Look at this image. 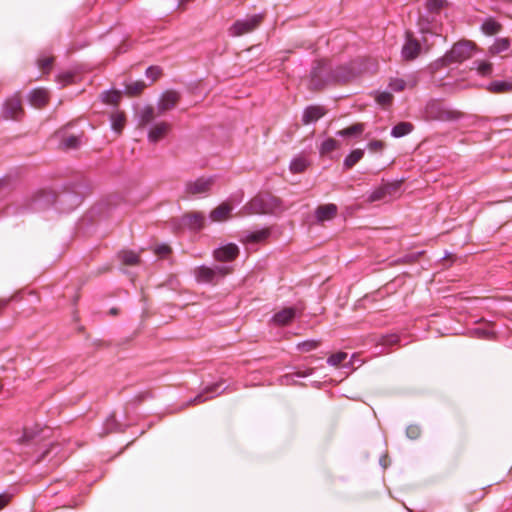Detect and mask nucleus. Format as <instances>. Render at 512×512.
<instances>
[{"instance_id":"obj_6","label":"nucleus","mask_w":512,"mask_h":512,"mask_svg":"<svg viewBox=\"0 0 512 512\" xmlns=\"http://www.w3.org/2000/svg\"><path fill=\"white\" fill-rule=\"evenodd\" d=\"M398 190H399L398 183L386 184V185H383V186L375 189L374 191H372L368 195L367 200H368V202L384 200L387 198V196H392V195L396 194L398 192Z\"/></svg>"},{"instance_id":"obj_30","label":"nucleus","mask_w":512,"mask_h":512,"mask_svg":"<svg viewBox=\"0 0 512 512\" xmlns=\"http://www.w3.org/2000/svg\"><path fill=\"white\" fill-rule=\"evenodd\" d=\"M140 125H146L154 119V110L152 107H144L140 113Z\"/></svg>"},{"instance_id":"obj_46","label":"nucleus","mask_w":512,"mask_h":512,"mask_svg":"<svg viewBox=\"0 0 512 512\" xmlns=\"http://www.w3.org/2000/svg\"><path fill=\"white\" fill-rule=\"evenodd\" d=\"M155 252L159 256L164 257V256L168 255V253L170 252V248L167 245H161L156 248Z\"/></svg>"},{"instance_id":"obj_20","label":"nucleus","mask_w":512,"mask_h":512,"mask_svg":"<svg viewBox=\"0 0 512 512\" xmlns=\"http://www.w3.org/2000/svg\"><path fill=\"white\" fill-rule=\"evenodd\" d=\"M510 47V41L507 38L496 39L493 45L490 46L489 52L492 55L499 54L506 51Z\"/></svg>"},{"instance_id":"obj_27","label":"nucleus","mask_w":512,"mask_h":512,"mask_svg":"<svg viewBox=\"0 0 512 512\" xmlns=\"http://www.w3.org/2000/svg\"><path fill=\"white\" fill-rule=\"evenodd\" d=\"M364 131V125L363 124H354L348 128L342 129L337 132V135L345 137V136H357L361 134Z\"/></svg>"},{"instance_id":"obj_28","label":"nucleus","mask_w":512,"mask_h":512,"mask_svg":"<svg viewBox=\"0 0 512 512\" xmlns=\"http://www.w3.org/2000/svg\"><path fill=\"white\" fill-rule=\"evenodd\" d=\"M339 148V143L333 138H328L324 140L320 146V154H328Z\"/></svg>"},{"instance_id":"obj_3","label":"nucleus","mask_w":512,"mask_h":512,"mask_svg":"<svg viewBox=\"0 0 512 512\" xmlns=\"http://www.w3.org/2000/svg\"><path fill=\"white\" fill-rule=\"evenodd\" d=\"M262 21L261 15H252L245 19L237 20L230 28L229 35L239 37L252 32Z\"/></svg>"},{"instance_id":"obj_32","label":"nucleus","mask_w":512,"mask_h":512,"mask_svg":"<svg viewBox=\"0 0 512 512\" xmlns=\"http://www.w3.org/2000/svg\"><path fill=\"white\" fill-rule=\"evenodd\" d=\"M120 257L126 265H135L139 261L138 254L133 251H123L121 252Z\"/></svg>"},{"instance_id":"obj_45","label":"nucleus","mask_w":512,"mask_h":512,"mask_svg":"<svg viewBox=\"0 0 512 512\" xmlns=\"http://www.w3.org/2000/svg\"><path fill=\"white\" fill-rule=\"evenodd\" d=\"M384 148V143L379 140L371 141L368 144V149L372 152H379Z\"/></svg>"},{"instance_id":"obj_15","label":"nucleus","mask_w":512,"mask_h":512,"mask_svg":"<svg viewBox=\"0 0 512 512\" xmlns=\"http://www.w3.org/2000/svg\"><path fill=\"white\" fill-rule=\"evenodd\" d=\"M325 110L320 106L307 107L303 112L302 121L304 124H310L324 116Z\"/></svg>"},{"instance_id":"obj_11","label":"nucleus","mask_w":512,"mask_h":512,"mask_svg":"<svg viewBox=\"0 0 512 512\" xmlns=\"http://www.w3.org/2000/svg\"><path fill=\"white\" fill-rule=\"evenodd\" d=\"M170 130V124L167 122H158L154 124L148 133V139L150 142H158L163 139Z\"/></svg>"},{"instance_id":"obj_16","label":"nucleus","mask_w":512,"mask_h":512,"mask_svg":"<svg viewBox=\"0 0 512 512\" xmlns=\"http://www.w3.org/2000/svg\"><path fill=\"white\" fill-rule=\"evenodd\" d=\"M220 387H221V384H219V383L209 386L208 388L205 389L204 392L198 394L191 402L194 404L203 403L206 400L213 398L216 395L221 394L224 391V389L219 391Z\"/></svg>"},{"instance_id":"obj_34","label":"nucleus","mask_w":512,"mask_h":512,"mask_svg":"<svg viewBox=\"0 0 512 512\" xmlns=\"http://www.w3.org/2000/svg\"><path fill=\"white\" fill-rule=\"evenodd\" d=\"M80 142L81 141L78 136L71 135V136L64 138L61 142V145L63 146V148H66V149H74L80 145Z\"/></svg>"},{"instance_id":"obj_19","label":"nucleus","mask_w":512,"mask_h":512,"mask_svg":"<svg viewBox=\"0 0 512 512\" xmlns=\"http://www.w3.org/2000/svg\"><path fill=\"white\" fill-rule=\"evenodd\" d=\"M487 90L491 93L512 92V81H493L487 86Z\"/></svg>"},{"instance_id":"obj_29","label":"nucleus","mask_w":512,"mask_h":512,"mask_svg":"<svg viewBox=\"0 0 512 512\" xmlns=\"http://www.w3.org/2000/svg\"><path fill=\"white\" fill-rule=\"evenodd\" d=\"M347 356L348 354H330L327 359V363L335 367L347 366L348 364L345 363Z\"/></svg>"},{"instance_id":"obj_13","label":"nucleus","mask_w":512,"mask_h":512,"mask_svg":"<svg viewBox=\"0 0 512 512\" xmlns=\"http://www.w3.org/2000/svg\"><path fill=\"white\" fill-rule=\"evenodd\" d=\"M337 214V206L335 204H325L319 206L315 211V216L318 222L329 221Z\"/></svg>"},{"instance_id":"obj_18","label":"nucleus","mask_w":512,"mask_h":512,"mask_svg":"<svg viewBox=\"0 0 512 512\" xmlns=\"http://www.w3.org/2000/svg\"><path fill=\"white\" fill-rule=\"evenodd\" d=\"M48 93L45 89H35L29 95L31 105L42 107L47 103Z\"/></svg>"},{"instance_id":"obj_48","label":"nucleus","mask_w":512,"mask_h":512,"mask_svg":"<svg viewBox=\"0 0 512 512\" xmlns=\"http://www.w3.org/2000/svg\"><path fill=\"white\" fill-rule=\"evenodd\" d=\"M51 64H52V58H50V57H46V58L39 60V65L43 69L49 68L51 66Z\"/></svg>"},{"instance_id":"obj_22","label":"nucleus","mask_w":512,"mask_h":512,"mask_svg":"<svg viewBox=\"0 0 512 512\" xmlns=\"http://www.w3.org/2000/svg\"><path fill=\"white\" fill-rule=\"evenodd\" d=\"M309 165L308 160L303 156L294 158L290 163V170L293 173L303 172Z\"/></svg>"},{"instance_id":"obj_7","label":"nucleus","mask_w":512,"mask_h":512,"mask_svg":"<svg viewBox=\"0 0 512 512\" xmlns=\"http://www.w3.org/2000/svg\"><path fill=\"white\" fill-rule=\"evenodd\" d=\"M238 253V247L233 243H229L215 249L213 256L217 261L226 262L234 260L238 256Z\"/></svg>"},{"instance_id":"obj_14","label":"nucleus","mask_w":512,"mask_h":512,"mask_svg":"<svg viewBox=\"0 0 512 512\" xmlns=\"http://www.w3.org/2000/svg\"><path fill=\"white\" fill-rule=\"evenodd\" d=\"M295 315L294 308H284L273 316L272 321L275 325L285 326L294 319Z\"/></svg>"},{"instance_id":"obj_41","label":"nucleus","mask_w":512,"mask_h":512,"mask_svg":"<svg viewBox=\"0 0 512 512\" xmlns=\"http://www.w3.org/2000/svg\"><path fill=\"white\" fill-rule=\"evenodd\" d=\"M37 433H38V428L36 430L25 428L23 435L20 439V442L26 443V442L33 440L36 437Z\"/></svg>"},{"instance_id":"obj_35","label":"nucleus","mask_w":512,"mask_h":512,"mask_svg":"<svg viewBox=\"0 0 512 512\" xmlns=\"http://www.w3.org/2000/svg\"><path fill=\"white\" fill-rule=\"evenodd\" d=\"M269 235L268 230H261L257 232L250 233L246 236V242H260L266 239Z\"/></svg>"},{"instance_id":"obj_5","label":"nucleus","mask_w":512,"mask_h":512,"mask_svg":"<svg viewBox=\"0 0 512 512\" xmlns=\"http://www.w3.org/2000/svg\"><path fill=\"white\" fill-rule=\"evenodd\" d=\"M268 207L264 197L258 196L247 203L240 211V215L262 214L267 213Z\"/></svg>"},{"instance_id":"obj_25","label":"nucleus","mask_w":512,"mask_h":512,"mask_svg":"<svg viewBox=\"0 0 512 512\" xmlns=\"http://www.w3.org/2000/svg\"><path fill=\"white\" fill-rule=\"evenodd\" d=\"M501 29V25L493 19H487L481 26V30L486 35L497 34Z\"/></svg>"},{"instance_id":"obj_23","label":"nucleus","mask_w":512,"mask_h":512,"mask_svg":"<svg viewBox=\"0 0 512 512\" xmlns=\"http://www.w3.org/2000/svg\"><path fill=\"white\" fill-rule=\"evenodd\" d=\"M412 124L408 122H401L393 127L391 134L393 137L399 138L409 134L412 131Z\"/></svg>"},{"instance_id":"obj_2","label":"nucleus","mask_w":512,"mask_h":512,"mask_svg":"<svg viewBox=\"0 0 512 512\" xmlns=\"http://www.w3.org/2000/svg\"><path fill=\"white\" fill-rule=\"evenodd\" d=\"M215 180L214 176H201L190 180L185 184V193L192 196L206 194L212 189Z\"/></svg>"},{"instance_id":"obj_37","label":"nucleus","mask_w":512,"mask_h":512,"mask_svg":"<svg viewBox=\"0 0 512 512\" xmlns=\"http://www.w3.org/2000/svg\"><path fill=\"white\" fill-rule=\"evenodd\" d=\"M393 96L390 92H379L376 95V101L379 105L387 106L391 104Z\"/></svg>"},{"instance_id":"obj_39","label":"nucleus","mask_w":512,"mask_h":512,"mask_svg":"<svg viewBox=\"0 0 512 512\" xmlns=\"http://www.w3.org/2000/svg\"><path fill=\"white\" fill-rule=\"evenodd\" d=\"M406 87V83L402 79H393L389 83V88L394 92H400L404 90Z\"/></svg>"},{"instance_id":"obj_40","label":"nucleus","mask_w":512,"mask_h":512,"mask_svg":"<svg viewBox=\"0 0 512 512\" xmlns=\"http://www.w3.org/2000/svg\"><path fill=\"white\" fill-rule=\"evenodd\" d=\"M477 71L482 76H487L492 73V64L489 62H480L477 66Z\"/></svg>"},{"instance_id":"obj_43","label":"nucleus","mask_w":512,"mask_h":512,"mask_svg":"<svg viewBox=\"0 0 512 512\" xmlns=\"http://www.w3.org/2000/svg\"><path fill=\"white\" fill-rule=\"evenodd\" d=\"M398 342V336L397 335H389L381 338V343L383 346H393Z\"/></svg>"},{"instance_id":"obj_21","label":"nucleus","mask_w":512,"mask_h":512,"mask_svg":"<svg viewBox=\"0 0 512 512\" xmlns=\"http://www.w3.org/2000/svg\"><path fill=\"white\" fill-rule=\"evenodd\" d=\"M111 126L115 132L120 133L125 126V115L119 111L114 112L111 115Z\"/></svg>"},{"instance_id":"obj_26","label":"nucleus","mask_w":512,"mask_h":512,"mask_svg":"<svg viewBox=\"0 0 512 512\" xmlns=\"http://www.w3.org/2000/svg\"><path fill=\"white\" fill-rule=\"evenodd\" d=\"M186 218L188 225L193 229H201L204 226L205 218L202 214L193 213Z\"/></svg>"},{"instance_id":"obj_9","label":"nucleus","mask_w":512,"mask_h":512,"mask_svg":"<svg viewBox=\"0 0 512 512\" xmlns=\"http://www.w3.org/2000/svg\"><path fill=\"white\" fill-rule=\"evenodd\" d=\"M421 51L419 42L410 34L407 35L406 41L402 47V57L406 60L415 59Z\"/></svg>"},{"instance_id":"obj_47","label":"nucleus","mask_w":512,"mask_h":512,"mask_svg":"<svg viewBox=\"0 0 512 512\" xmlns=\"http://www.w3.org/2000/svg\"><path fill=\"white\" fill-rule=\"evenodd\" d=\"M11 496L8 494H0V510L4 508L10 501Z\"/></svg>"},{"instance_id":"obj_49","label":"nucleus","mask_w":512,"mask_h":512,"mask_svg":"<svg viewBox=\"0 0 512 512\" xmlns=\"http://www.w3.org/2000/svg\"><path fill=\"white\" fill-rule=\"evenodd\" d=\"M71 77H72L71 75H66L65 76V82H68L71 79Z\"/></svg>"},{"instance_id":"obj_42","label":"nucleus","mask_w":512,"mask_h":512,"mask_svg":"<svg viewBox=\"0 0 512 512\" xmlns=\"http://www.w3.org/2000/svg\"><path fill=\"white\" fill-rule=\"evenodd\" d=\"M406 435L410 439H417L420 436V428L417 425H410L406 429Z\"/></svg>"},{"instance_id":"obj_8","label":"nucleus","mask_w":512,"mask_h":512,"mask_svg":"<svg viewBox=\"0 0 512 512\" xmlns=\"http://www.w3.org/2000/svg\"><path fill=\"white\" fill-rule=\"evenodd\" d=\"M22 113L23 109L18 96H13L6 101L3 109V115L6 119H18Z\"/></svg>"},{"instance_id":"obj_1","label":"nucleus","mask_w":512,"mask_h":512,"mask_svg":"<svg viewBox=\"0 0 512 512\" xmlns=\"http://www.w3.org/2000/svg\"><path fill=\"white\" fill-rule=\"evenodd\" d=\"M230 272V268L226 266H216L215 268H211L202 265L194 269L195 278L199 283H212L217 278L224 277Z\"/></svg>"},{"instance_id":"obj_10","label":"nucleus","mask_w":512,"mask_h":512,"mask_svg":"<svg viewBox=\"0 0 512 512\" xmlns=\"http://www.w3.org/2000/svg\"><path fill=\"white\" fill-rule=\"evenodd\" d=\"M179 100V95L175 91H167L163 93L159 102H158V111L159 113H164L168 110L174 108Z\"/></svg>"},{"instance_id":"obj_31","label":"nucleus","mask_w":512,"mask_h":512,"mask_svg":"<svg viewBox=\"0 0 512 512\" xmlns=\"http://www.w3.org/2000/svg\"><path fill=\"white\" fill-rule=\"evenodd\" d=\"M121 92L107 91L102 94V99L107 104L116 105L121 100Z\"/></svg>"},{"instance_id":"obj_33","label":"nucleus","mask_w":512,"mask_h":512,"mask_svg":"<svg viewBox=\"0 0 512 512\" xmlns=\"http://www.w3.org/2000/svg\"><path fill=\"white\" fill-rule=\"evenodd\" d=\"M146 87L145 83L142 81H135L126 86L127 94L131 96H135L139 94Z\"/></svg>"},{"instance_id":"obj_17","label":"nucleus","mask_w":512,"mask_h":512,"mask_svg":"<svg viewBox=\"0 0 512 512\" xmlns=\"http://www.w3.org/2000/svg\"><path fill=\"white\" fill-rule=\"evenodd\" d=\"M471 333L478 338L490 339L494 335V330L489 322L481 320L478 326L471 330Z\"/></svg>"},{"instance_id":"obj_38","label":"nucleus","mask_w":512,"mask_h":512,"mask_svg":"<svg viewBox=\"0 0 512 512\" xmlns=\"http://www.w3.org/2000/svg\"><path fill=\"white\" fill-rule=\"evenodd\" d=\"M445 0H427L426 7L431 12H438L444 5Z\"/></svg>"},{"instance_id":"obj_4","label":"nucleus","mask_w":512,"mask_h":512,"mask_svg":"<svg viewBox=\"0 0 512 512\" xmlns=\"http://www.w3.org/2000/svg\"><path fill=\"white\" fill-rule=\"evenodd\" d=\"M474 45L471 42L464 41L456 43L446 54L445 60L451 62H462L470 58L473 54Z\"/></svg>"},{"instance_id":"obj_12","label":"nucleus","mask_w":512,"mask_h":512,"mask_svg":"<svg viewBox=\"0 0 512 512\" xmlns=\"http://www.w3.org/2000/svg\"><path fill=\"white\" fill-rule=\"evenodd\" d=\"M232 209L230 204L224 202L211 211L209 218L212 222L226 221L229 219Z\"/></svg>"},{"instance_id":"obj_50","label":"nucleus","mask_w":512,"mask_h":512,"mask_svg":"<svg viewBox=\"0 0 512 512\" xmlns=\"http://www.w3.org/2000/svg\"><path fill=\"white\" fill-rule=\"evenodd\" d=\"M362 363H363V361L359 360L358 366H361Z\"/></svg>"},{"instance_id":"obj_44","label":"nucleus","mask_w":512,"mask_h":512,"mask_svg":"<svg viewBox=\"0 0 512 512\" xmlns=\"http://www.w3.org/2000/svg\"><path fill=\"white\" fill-rule=\"evenodd\" d=\"M161 74V70L158 67H149L146 70V75L149 77L152 81H155Z\"/></svg>"},{"instance_id":"obj_24","label":"nucleus","mask_w":512,"mask_h":512,"mask_svg":"<svg viewBox=\"0 0 512 512\" xmlns=\"http://www.w3.org/2000/svg\"><path fill=\"white\" fill-rule=\"evenodd\" d=\"M364 156V150L355 149L353 150L344 160L345 168L349 169L353 167L358 161Z\"/></svg>"},{"instance_id":"obj_36","label":"nucleus","mask_w":512,"mask_h":512,"mask_svg":"<svg viewBox=\"0 0 512 512\" xmlns=\"http://www.w3.org/2000/svg\"><path fill=\"white\" fill-rule=\"evenodd\" d=\"M321 347V344L317 340H307L298 344V349L303 351L317 350Z\"/></svg>"}]
</instances>
